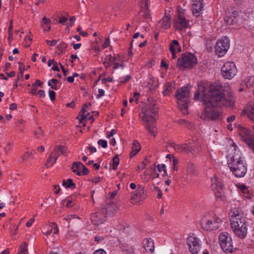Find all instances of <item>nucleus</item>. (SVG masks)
Listing matches in <instances>:
<instances>
[{"label":"nucleus","mask_w":254,"mask_h":254,"mask_svg":"<svg viewBox=\"0 0 254 254\" xmlns=\"http://www.w3.org/2000/svg\"><path fill=\"white\" fill-rule=\"evenodd\" d=\"M205 105L200 118L205 121H215L220 119L221 110L217 106H224L226 107H233L235 99L233 95L230 93L226 95L225 90L220 85L211 84L208 92L205 93L204 86L198 85L194 99L198 100L201 99Z\"/></svg>","instance_id":"obj_1"},{"label":"nucleus","mask_w":254,"mask_h":254,"mask_svg":"<svg viewBox=\"0 0 254 254\" xmlns=\"http://www.w3.org/2000/svg\"><path fill=\"white\" fill-rule=\"evenodd\" d=\"M149 109L142 112L141 118L145 122L146 128L149 133L154 136H156L157 128L154 126V123L156 120V117L158 112V107L156 106V101L152 98L150 97L147 100Z\"/></svg>","instance_id":"obj_2"},{"label":"nucleus","mask_w":254,"mask_h":254,"mask_svg":"<svg viewBox=\"0 0 254 254\" xmlns=\"http://www.w3.org/2000/svg\"><path fill=\"white\" fill-rule=\"evenodd\" d=\"M228 165L233 174L237 178H242L247 172V165L241 157L236 158L235 156L228 160Z\"/></svg>","instance_id":"obj_3"},{"label":"nucleus","mask_w":254,"mask_h":254,"mask_svg":"<svg viewBox=\"0 0 254 254\" xmlns=\"http://www.w3.org/2000/svg\"><path fill=\"white\" fill-rule=\"evenodd\" d=\"M197 63L195 56L190 53L183 54L178 59L177 66L180 68H190L194 67Z\"/></svg>","instance_id":"obj_4"},{"label":"nucleus","mask_w":254,"mask_h":254,"mask_svg":"<svg viewBox=\"0 0 254 254\" xmlns=\"http://www.w3.org/2000/svg\"><path fill=\"white\" fill-rule=\"evenodd\" d=\"M221 222L220 219L215 216L211 218L204 216L200 221V225L205 231H212L219 228V224Z\"/></svg>","instance_id":"obj_5"},{"label":"nucleus","mask_w":254,"mask_h":254,"mask_svg":"<svg viewBox=\"0 0 254 254\" xmlns=\"http://www.w3.org/2000/svg\"><path fill=\"white\" fill-rule=\"evenodd\" d=\"M219 243L223 251L226 253H232L233 251L232 239L230 234L223 232L219 236Z\"/></svg>","instance_id":"obj_6"},{"label":"nucleus","mask_w":254,"mask_h":254,"mask_svg":"<svg viewBox=\"0 0 254 254\" xmlns=\"http://www.w3.org/2000/svg\"><path fill=\"white\" fill-rule=\"evenodd\" d=\"M237 72V69L234 62H226L221 68L222 77L225 79H231Z\"/></svg>","instance_id":"obj_7"},{"label":"nucleus","mask_w":254,"mask_h":254,"mask_svg":"<svg viewBox=\"0 0 254 254\" xmlns=\"http://www.w3.org/2000/svg\"><path fill=\"white\" fill-rule=\"evenodd\" d=\"M239 133L244 141L254 151V135L252 131L240 126Z\"/></svg>","instance_id":"obj_8"},{"label":"nucleus","mask_w":254,"mask_h":254,"mask_svg":"<svg viewBox=\"0 0 254 254\" xmlns=\"http://www.w3.org/2000/svg\"><path fill=\"white\" fill-rule=\"evenodd\" d=\"M229 47L230 43L228 38L226 36L222 37L215 44V53L219 57H222L226 53Z\"/></svg>","instance_id":"obj_9"},{"label":"nucleus","mask_w":254,"mask_h":254,"mask_svg":"<svg viewBox=\"0 0 254 254\" xmlns=\"http://www.w3.org/2000/svg\"><path fill=\"white\" fill-rule=\"evenodd\" d=\"M200 241L198 238L190 236L187 239V244L191 254H197L200 249Z\"/></svg>","instance_id":"obj_10"},{"label":"nucleus","mask_w":254,"mask_h":254,"mask_svg":"<svg viewBox=\"0 0 254 254\" xmlns=\"http://www.w3.org/2000/svg\"><path fill=\"white\" fill-rule=\"evenodd\" d=\"M238 222L233 221V223H231V228L232 229L234 234L237 237L240 239L245 238L247 234V228L246 223L241 224V228L236 229V227H238Z\"/></svg>","instance_id":"obj_11"},{"label":"nucleus","mask_w":254,"mask_h":254,"mask_svg":"<svg viewBox=\"0 0 254 254\" xmlns=\"http://www.w3.org/2000/svg\"><path fill=\"white\" fill-rule=\"evenodd\" d=\"M189 22L185 17V16L178 12L177 17L174 20L173 24L174 27L179 30H182L188 27Z\"/></svg>","instance_id":"obj_12"},{"label":"nucleus","mask_w":254,"mask_h":254,"mask_svg":"<svg viewBox=\"0 0 254 254\" xmlns=\"http://www.w3.org/2000/svg\"><path fill=\"white\" fill-rule=\"evenodd\" d=\"M118 209L117 205L111 199H107L105 207L102 209V211L105 213L106 216H111L117 212Z\"/></svg>","instance_id":"obj_13"},{"label":"nucleus","mask_w":254,"mask_h":254,"mask_svg":"<svg viewBox=\"0 0 254 254\" xmlns=\"http://www.w3.org/2000/svg\"><path fill=\"white\" fill-rule=\"evenodd\" d=\"M190 88L188 86H183L179 89L175 94L177 100L188 99L190 94Z\"/></svg>","instance_id":"obj_14"},{"label":"nucleus","mask_w":254,"mask_h":254,"mask_svg":"<svg viewBox=\"0 0 254 254\" xmlns=\"http://www.w3.org/2000/svg\"><path fill=\"white\" fill-rule=\"evenodd\" d=\"M106 216L105 213L102 211L101 213L96 212L92 213L91 215V219L93 223L95 225H98L105 221Z\"/></svg>","instance_id":"obj_15"},{"label":"nucleus","mask_w":254,"mask_h":254,"mask_svg":"<svg viewBox=\"0 0 254 254\" xmlns=\"http://www.w3.org/2000/svg\"><path fill=\"white\" fill-rule=\"evenodd\" d=\"M147 196L146 191L144 190V187L141 185H138L136 192L132 193L131 199L132 200L135 197L141 199H145Z\"/></svg>","instance_id":"obj_16"},{"label":"nucleus","mask_w":254,"mask_h":254,"mask_svg":"<svg viewBox=\"0 0 254 254\" xmlns=\"http://www.w3.org/2000/svg\"><path fill=\"white\" fill-rule=\"evenodd\" d=\"M171 16L165 12L163 18L159 21L158 25L163 29H166L170 28L171 25Z\"/></svg>","instance_id":"obj_17"},{"label":"nucleus","mask_w":254,"mask_h":254,"mask_svg":"<svg viewBox=\"0 0 254 254\" xmlns=\"http://www.w3.org/2000/svg\"><path fill=\"white\" fill-rule=\"evenodd\" d=\"M52 152H54V154L56 157L54 158L53 162L51 163V165H53L56 162L57 159L60 155L65 154L66 152V148L63 145H58L54 148Z\"/></svg>","instance_id":"obj_18"},{"label":"nucleus","mask_w":254,"mask_h":254,"mask_svg":"<svg viewBox=\"0 0 254 254\" xmlns=\"http://www.w3.org/2000/svg\"><path fill=\"white\" fill-rule=\"evenodd\" d=\"M143 246L146 252H152L154 250L153 241L150 238H145L143 240Z\"/></svg>","instance_id":"obj_19"},{"label":"nucleus","mask_w":254,"mask_h":254,"mask_svg":"<svg viewBox=\"0 0 254 254\" xmlns=\"http://www.w3.org/2000/svg\"><path fill=\"white\" fill-rule=\"evenodd\" d=\"M203 7V1L199 0L196 3H194L192 6V11L193 14L195 16H198L200 14V11Z\"/></svg>","instance_id":"obj_20"},{"label":"nucleus","mask_w":254,"mask_h":254,"mask_svg":"<svg viewBox=\"0 0 254 254\" xmlns=\"http://www.w3.org/2000/svg\"><path fill=\"white\" fill-rule=\"evenodd\" d=\"M254 84V76H248L245 78L241 82L242 86H245L246 88H251Z\"/></svg>","instance_id":"obj_21"},{"label":"nucleus","mask_w":254,"mask_h":254,"mask_svg":"<svg viewBox=\"0 0 254 254\" xmlns=\"http://www.w3.org/2000/svg\"><path fill=\"white\" fill-rule=\"evenodd\" d=\"M186 171L189 175L192 176H196L198 173V170L195 168L193 163L190 161H189L187 164Z\"/></svg>","instance_id":"obj_22"},{"label":"nucleus","mask_w":254,"mask_h":254,"mask_svg":"<svg viewBox=\"0 0 254 254\" xmlns=\"http://www.w3.org/2000/svg\"><path fill=\"white\" fill-rule=\"evenodd\" d=\"M177 105L178 108L182 111L183 114H187V109L188 107V103L189 100L188 99H184V100H177Z\"/></svg>","instance_id":"obj_23"},{"label":"nucleus","mask_w":254,"mask_h":254,"mask_svg":"<svg viewBox=\"0 0 254 254\" xmlns=\"http://www.w3.org/2000/svg\"><path fill=\"white\" fill-rule=\"evenodd\" d=\"M231 223H233V221L235 222H238V220H241V218H244L242 215L240 214L239 211L236 208L231 210Z\"/></svg>","instance_id":"obj_24"},{"label":"nucleus","mask_w":254,"mask_h":254,"mask_svg":"<svg viewBox=\"0 0 254 254\" xmlns=\"http://www.w3.org/2000/svg\"><path fill=\"white\" fill-rule=\"evenodd\" d=\"M90 103H86L83 104L82 106L81 109L79 113V115L81 116V120H79L80 123H82V120H85L87 118V116L85 115L86 112V109L89 106H91Z\"/></svg>","instance_id":"obj_25"},{"label":"nucleus","mask_w":254,"mask_h":254,"mask_svg":"<svg viewBox=\"0 0 254 254\" xmlns=\"http://www.w3.org/2000/svg\"><path fill=\"white\" fill-rule=\"evenodd\" d=\"M116 60V57H112L111 55L107 56L103 61V64L106 68L110 66L111 64L114 63Z\"/></svg>","instance_id":"obj_26"},{"label":"nucleus","mask_w":254,"mask_h":254,"mask_svg":"<svg viewBox=\"0 0 254 254\" xmlns=\"http://www.w3.org/2000/svg\"><path fill=\"white\" fill-rule=\"evenodd\" d=\"M140 16L146 19H148L150 17L149 7L147 2H145V5L142 7V10L140 12Z\"/></svg>","instance_id":"obj_27"},{"label":"nucleus","mask_w":254,"mask_h":254,"mask_svg":"<svg viewBox=\"0 0 254 254\" xmlns=\"http://www.w3.org/2000/svg\"><path fill=\"white\" fill-rule=\"evenodd\" d=\"M79 164H82L80 162H74L72 163L71 169L72 171L78 176L81 175V172L80 171L81 170V166Z\"/></svg>","instance_id":"obj_28"},{"label":"nucleus","mask_w":254,"mask_h":254,"mask_svg":"<svg viewBox=\"0 0 254 254\" xmlns=\"http://www.w3.org/2000/svg\"><path fill=\"white\" fill-rule=\"evenodd\" d=\"M227 25H234L237 22V17L235 16H227L224 19Z\"/></svg>","instance_id":"obj_29"},{"label":"nucleus","mask_w":254,"mask_h":254,"mask_svg":"<svg viewBox=\"0 0 254 254\" xmlns=\"http://www.w3.org/2000/svg\"><path fill=\"white\" fill-rule=\"evenodd\" d=\"M172 92V87L171 84L167 82L164 85V90L163 92L165 96L169 95L170 93Z\"/></svg>","instance_id":"obj_30"},{"label":"nucleus","mask_w":254,"mask_h":254,"mask_svg":"<svg viewBox=\"0 0 254 254\" xmlns=\"http://www.w3.org/2000/svg\"><path fill=\"white\" fill-rule=\"evenodd\" d=\"M63 185L67 188L74 189L75 185L73 183L71 179H68L67 181L64 180L63 181Z\"/></svg>","instance_id":"obj_31"},{"label":"nucleus","mask_w":254,"mask_h":254,"mask_svg":"<svg viewBox=\"0 0 254 254\" xmlns=\"http://www.w3.org/2000/svg\"><path fill=\"white\" fill-rule=\"evenodd\" d=\"M113 169L116 170L117 169L118 166L119 164V155L116 154L113 158Z\"/></svg>","instance_id":"obj_32"},{"label":"nucleus","mask_w":254,"mask_h":254,"mask_svg":"<svg viewBox=\"0 0 254 254\" xmlns=\"http://www.w3.org/2000/svg\"><path fill=\"white\" fill-rule=\"evenodd\" d=\"M177 46H179V42L177 40H174L170 44L169 50L171 53L176 52Z\"/></svg>","instance_id":"obj_33"},{"label":"nucleus","mask_w":254,"mask_h":254,"mask_svg":"<svg viewBox=\"0 0 254 254\" xmlns=\"http://www.w3.org/2000/svg\"><path fill=\"white\" fill-rule=\"evenodd\" d=\"M18 64L20 65V66L19 67V73L17 76V80H19L20 78H21L23 77V71L24 70H25V68L24 65L22 63H21V62H19Z\"/></svg>","instance_id":"obj_34"},{"label":"nucleus","mask_w":254,"mask_h":254,"mask_svg":"<svg viewBox=\"0 0 254 254\" xmlns=\"http://www.w3.org/2000/svg\"><path fill=\"white\" fill-rule=\"evenodd\" d=\"M55 155L54 154V152H52L50 155L49 157L48 160L46 163V166L47 167H50V166H53V165H51V163L53 162L54 160V158H55Z\"/></svg>","instance_id":"obj_35"},{"label":"nucleus","mask_w":254,"mask_h":254,"mask_svg":"<svg viewBox=\"0 0 254 254\" xmlns=\"http://www.w3.org/2000/svg\"><path fill=\"white\" fill-rule=\"evenodd\" d=\"M32 155V153H29V152H25L23 155L18 159V161L22 162L23 161L27 160L30 157V155Z\"/></svg>","instance_id":"obj_36"},{"label":"nucleus","mask_w":254,"mask_h":254,"mask_svg":"<svg viewBox=\"0 0 254 254\" xmlns=\"http://www.w3.org/2000/svg\"><path fill=\"white\" fill-rule=\"evenodd\" d=\"M68 14L65 13L64 15H62L59 16V23L61 24H64L67 20Z\"/></svg>","instance_id":"obj_37"},{"label":"nucleus","mask_w":254,"mask_h":254,"mask_svg":"<svg viewBox=\"0 0 254 254\" xmlns=\"http://www.w3.org/2000/svg\"><path fill=\"white\" fill-rule=\"evenodd\" d=\"M192 149L188 144L186 143L183 145L182 152L186 153L191 152L192 153Z\"/></svg>","instance_id":"obj_38"},{"label":"nucleus","mask_w":254,"mask_h":254,"mask_svg":"<svg viewBox=\"0 0 254 254\" xmlns=\"http://www.w3.org/2000/svg\"><path fill=\"white\" fill-rule=\"evenodd\" d=\"M132 149L135 150L136 151H140L141 149V146L138 142L136 140H134L132 145Z\"/></svg>","instance_id":"obj_39"},{"label":"nucleus","mask_w":254,"mask_h":254,"mask_svg":"<svg viewBox=\"0 0 254 254\" xmlns=\"http://www.w3.org/2000/svg\"><path fill=\"white\" fill-rule=\"evenodd\" d=\"M24 246H20L19 249H20L18 254H26L27 250L26 249L27 244L26 242H23Z\"/></svg>","instance_id":"obj_40"},{"label":"nucleus","mask_w":254,"mask_h":254,"mask_svg":"<svg viewBox=\"0 0 254 254\" xmlns=\"http://www.w3.org/2000/svg\"><path fill=\"white\" fill-rule=\"evenodd\" d=\"M79 164L80 165V166H81L82 171H80L81 172V175H87L89 172L88 168L82 164Z\"/></svg>","instance_id":"obj_41"},{"label":"nucleus","mask_w":254,"mask_h":254,"mask_svg":"<svg viewBox=\"0 0 254 254\" xmlns=\"http://www.w3.org/2000/svg\"><path fill=\"white\" fill-rule=\"evenodd\" d=\"M97 143L103 148H105L107 146V141L105 140L100 139L98 141Z\"/></svg>","instance_id":"obj_42"},{"label":"nucleus","mask_w":254,"mask_h":254,"mask_svg":"<svg viewBox=\"0 0 254 254\" xmlns=\"http://www.w3.org/2000/svg\"><path fill=\"white\" fill-rule=\"evenodd\" d=\"M157 168V170L159 172H161L162 171H163L164 172V173H166V166L165 164H161V165H159L158 164L157 166H156Z\"/></svg>","instance_id":"obj_43"},{"label":"nucleus","mask_w":254,"mask_h":254,"mask_svg":"<svg viewBox=\"0 0 254 254\" xmlns=\"http://www.w3.org/2000/svg\"><path fill=\"white\" fill-rule=\"evenodd\" d=\"M216 182H217V180L216 178L211 179V186H212V187L213 189H216L217 188L218 184L219 185V186L220 187H221V184H219V182H218V184H217L215 183Z\"/></svg>","instance_id":"obj_44"},{"label":"nucleus","mask_w":254,"mask_h":254,"mask_svg":"<svg viewBox=\"0 0 254 254\" xmlns=\"http://www.w3.org/2000/svg\"><path fill=\"white\" fill-rule=\"evenodd\" d=\"M49 95L50 99L53 101L56 98V92L53 90H49Z\"/></svg>","instance_id":"obj_45"},{"label":"nucleus","mask_w":254,"mask_h":254,"mask_svg":"<svg viewBox=\"0 0 254 254\" xmlns=\"http://www.w3.org/2000/svg\"><path fill=\"white\" fill-rule=\"evenodd\" d=\"M34 134L37 138H39V135L43 134V131L41 130V127H39L37 130L34 131Z\"/></svg>","instance_id":"obj_46"},{"label":"nucleus","mask_w":254,"mask_h":254,"mask_svg":"<svg viewBox=\"0 0 254 254\" xmlns=\"http://www.w3.org/2000/svg\"><path fill=\"white\" fill-rule=\"evenodd\" d=\"M75 18H76L74 16H72L69 18V21L70 22L69 23H67L66 24L67 27L68 26L72 27L73 25L74 22L75 21Z\"/></svg>","instance_id":"obj_47"},{"label":"nucleus","mask_w":254,"mask_h":254,"mask_svg":"<svg viewBox=\"0 0 254 254\" xmlns=\"http://www.w3.org/2000/svg\"><path fill=\"white\" fill-rule=\"evenodd\" d=\"M46 42L49 44L51 46H55L58 42L57 40H53V41H50L49 40H47Z\"/></svg>","instance_id":"obj_48"},{"label":"nucleus","mask_w":254,"mask_h":254,"mask_svg":"<svg viewBox=\"0 0 254 254\" xmlns=\"http://www.w3.org/2000/svg\"><path fill=\"white\" fill-rule=\"evenodd\" d=\"M239 188L244 193H247L248 191V188L244 185H240Z\"/></svg>","instance_id":"obj_49"},{"label":"nucleus","mask_w":254,"mask_h":254,"mask_svg":"<svg viewBox=\"0 0 254 254\" xmlns=\"http://www.w3.org/2000/svg\"><path fill=\"white\" fill-rule=\"evenodd\" d=\"M105 94L104 90L102 89H99L98 90V94L97 95L96 98L98 99L100 98L101 97H102Z\"/></svg>","instance_id":"obj_50"},{"label":"nucleus","mask_w":254,"mask_h":254,"mask_svg":"<svg viewBox=\"0 0 254 254\" xmlns=\"http://www.w3.org/2000/svg\"><path fill=\"white\" fill-rule=\"evenodd\" d=\"M42 84H43L42 82H41L39 79H36L35 80V83L32 84V86L33 87H36V86L41 87L42 86Z\"/></svg>","instance_id":"obj_51"},{"label":"nucleus","mask_w":254,"mask_h":254,"mask_svg":"<svg viewBox=\"0 0 254 254\" xmlns=\"http://www.w3.org/2000/svg\"><path fill=\"white\" fill-rule=\"evenodd\" d=\"M246 223H245V218H241V220H238V224H239L238 227H236V229L238 228H241V224Z\"/></svg>","instance_id":"obj_52"},{"label":"nucleus","mask_w":254,"mask_h":254,"mask_svg":"<svg viewBox=\"0 0 254 254\" xmlns=\"http://www.w3.org/2000/svg\"><path fill=\"white\" fill-rule=\"evenodd\" d=\"M147 165V163H145L144 161H142L141 163V164L138 166V169L137 171L140 169H143L145 168V167Z\"/></svg>","instance_id":"obj_53"},{"label":"nucleus","mask_w":254,"mask_h":254,"mask_svg":"<svg viewBox=\"0 0 254 254\" xmlns=\"http://www.w3.org/2000/svg\"><path fill=\"white\" fill-rule=\"evenodd\" d=\"M178 124L180 125H185V124H188L190 125H191V123L187 121L186 120L184 119H180L178 121Z\"/></svg>","instance_id":"obj_54"},{"label":"nucleus","mask_w":254,"mask_h":254,"mask_svg":"<svg viewBox=\"0 0 254 254\" xmlns=\"http://www.w3.org/2000/svg\"><path fill=\"white\" fill-rule=\"evenodd\" d=\"M42 22L43 25H48L50 23L51 21L49 19H48L46 17H44L42 19Z\"/></svg>","instance_id":"obj_55"},{"label":"nucleus","mask_w":254,"mask_h":254,"mask_svg":"<svg viewBox=\"0 0 254 254\" xmlns=\"http://www.w3.org/2000/svg\"><path fill=\"white\" fill-rule=\"evenodd\" d=\"M35 220L34 217L31 218L26 224L27 227H30Z\"/></svg>","instance_id":"obj_56"},{"label":"nucleus","mask_w":254,"mask_h":254,"mask_svg":"<svg viewBox=\"0 0 254 254\" xmlns=\"http://www.w3.org/2000/svg\"><path fill=\"white\" fill-rule=\"evenodd\" d=\"M182 148H183V145H181L177 144V145L175 147L174 149L175 150V151H176L177 152H182Z\"/></svg>","instance_id":"obj_57"},{"label":"nucleus","mask_w":254,"mask_h":254,"mask_svg":"<svg viewBox=\"0 0 254 254\" xmlns=\"http://www.w3.org/2000/svg\"><path fill=\"white\" fill-rule=\"evenodd\" d=\"M12 29H13V26H12V20H11L10 25H9V26L8 28V35H9V36L12 35Z\"/></svg>","instance_id":"obj_58"},{"label":"nucleus","mask_w":254,"mask_h":254,"mask_svg":"<svg viewBox=\"0 0 254 254\" xmlns=\"http://www.w3.org/2000/svg\"><path fill=\"white\" fill-rule=\"evenodd\" d=\"M75 215H70L67 216V217L64 218V220H66L68 223L70 222V220L72 219L75 218Z\"/></svg>","instance_id":"obj_59"},{"label":"nucleus","mask_w":254,"mask_h":254,"mask_svg":"<svg viewBox=\"0 0 254 254\" xmlns=\"http://www.w3.org/2000/svg\"><path fill=\"white\" fill-rule=\"evenodd\" d=\"M94 254H106V252L103 249H99L96 250Z\"/></svg>","instance_id":"obj_60"},{"label":"nucleus","mask_w":254,"mask_h":254,"mask_svg":"<svg viewBox=\"0 0 254 254\" xmlns=\"http://www.w3.org/2000/svg\"><path fill=\"white\" fill-rule=\"evenodd\" d=\"M110 39L108 38H106L105 43L104 45L102 46L103 48H105L107 46H109L110 45Z\"/></svg>","instance_id":"obj_61"},{"label":"nucleus","mask_w":254,"mask_h":254,"mask_svg":"<svg viewBox=\"0 0 254 254\" xmlns=\"http://www.w3.org/2000/svg\"><path fill=\"white\" fill-rule=\"evenodd\" d=\"M139 151H136L135 150H132H132H131V152L130 153V154H129V157L130 158H132L133 157L135 156L138 153V152Z\"/></svg>","instance_id":"obj_62"},{"label":"nucleus","mask_w":254,"mask_h":254,"mask_svg":"<svg viewBox=\"0 0 254 254\" xmlns=\"http://www.w3.org/2000/svg\"><path fill=\"white\" fill-rule=\"evenodd\" d=\"M71 44L73 46V48L74 50H77L79 49L81 46V44L80 43L74 44L73 43H71Z\"/></svg>","instance_id":"obj_63"},{"label":"nucleus","mask_w":254,"mask_h":254,"mask_svg":"<svg viewBox=\"0 0 254 254\" xmlns=\"http://www.w3.org/2000/svg\"><path fill=\"white\" fill-rule=\"evenodd\" d=\"M236 119V116L235 115H231L230 117H228L227 119V121L228 123L234 121Z\"/></svg>","instance_id":"obj_64"}]
</instances>
